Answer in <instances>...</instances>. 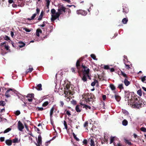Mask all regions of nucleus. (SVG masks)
<instances>
[{"mask_svg": "<svg viewBox=\"0 0 146 146\" xmlns=\"http://www.w3.org/2000/svg\"><path fill=\"white\" fill-rule=\"evenodd\" d=\"M125 96L126 97L128 98L130 95V92L128 91H125Z\"/></svg>", "mask_w": 146, "mask_h": 146, "instance_id": "18", "label": "nucleus"}, {"mask_svg": "<svg viewBox=\"0 0 146 146\" xmlns=\"http://www.w3.org/2000/svg\"><path fill=\"white\" fill-rule=\"evenodd\" d=\"M76 110L77 112H80L81 111V110L80 109V106L77 105L76 107Z\"/></svg>", "mask_w": 146, "mask_h": 146, "instance_id": "24", "label": "nucleus"}, {"mask_svg": "<svg viewBox=\"0 0 146 146\" xmlns=\"http://www.w3.org/2000/svg\"><path fill=\"white\" fill-rule=\"evenodd\" d=\"M76 13L78 15H81L83 16H85L87 13L86 11L82 10H77Z\"/></svg>", "mask_w": 146, "mask_h": 146, "instance_id": "8", "label": "nucleus"}, {"mask_svg": "<svg viewBox=\"0 0 146 146\" xmlns=\"http://www.w3.org/2000/svg\"><path fill=\"white\" fill-rule=\"evenodd\" d=\"M18 128L19 130L20 131H23V130L24 128L23 124L20 121H19L18 122Z\"/></svg>", "mask_w": 146, "mask_h": 146, "instance_id": "9", "label": "nucleus"}, {"mask_svg": "<svg viewBox=\"0 0 146 146\" xmlns=\"http://www.w3.org/2000/svg\"><path fill=\"white\" fill-rule=\"evenodd\" d=\"M114 137H111L110 139V143L111 144L114 141Z\"/></svg>", "mask_w": 146, "mask_h": 146, "instance_id": "47", "label": "nucleus"}, {"mask_svg": "<svg viewBox=\"0 0 146 146\" xmlns=\"http://www.w3.org/2000/svg\"><path fill=\"white\" fill-rule=\"evenodd\" d=\"M122 111L126 115H128L129 114L128 111L125 110H122Z\"/></svg>", "mask_w": 146, "mask_h": 146, "instance_id": "45", "label": "nucleus"}, {"mask_svg": "<svg viewBox=\"0 0 146 146\" xmlns=\"http://www.w3.org/2000/svg\"><path fill=\"white\" fill-rule=\"evenodd\" d=\"M60 106H61L62 107H63V105H64V103L63 101H60Z\"/></svg>", "mask_w": 146, "mask_h": 146, "instance_id": "60", "label": "nucleus"}, {"mask_svg": "<svg viewBox=\"0 0 146 146\" xmlns=\"http://www.w3.org/2000/svg\"><path fill=\"white\" fill-rule=\"evenodd\" d=\"M73 136L74 137L75 139H76V140L78 141L79 140V139L76 136V135L75 134H74V133H73Z\"/></svg>", "mask_w": 146, "mask_h": 146, "instance_id": "46", "label": "nucleus"}, {"mask_svg": "<svg viewBox=\"0 0 146 146\" xmlns=\"http://www.w3.org/2000/svg\"><path fill=\"white\" fill-rule=\"evenodd\" d=\"M27 98H34V94H29L26 96Z\"/></svg>", "mask_w": 146, "mask_h": 146, "instance_id": "21", "label": "nucleus"}, {"mask_svg": "<svg viewBox=\"0 0 146 146\" xmlns=\"http://www.w3.org/2000/svg\"><path fill=\"white\" fill-rule=\"evenodd\" d=\"M129 11L127 7L124 6L123 7V12L125 13H128Z\"/></svg>", "mask_w": 146, "mask_h": 146, "instance_id": "13", "label": "nucleus"}, {"mask_svg": "<svg viewBox=\"0 0 146 146\" xmlns=\"http://www.w3.org/2000/svg\"><path fill=\"white\" fill-rule=\"evenodd\" d=\"M125 142L128 144L129 145H131V143L130 142L129 140L127 139H125Z\"/></svg>", "mask_w": 146, "mask_h": 146, "instance_id": "42", "label": "nucleus"}, {"mask_svg": "<svg viewBox=\"0 0 146 146\" xmlns=\"http://www.w3.org/2000/svg\"><path fill=\"white\" fill-rule=\"evenodd\" d=\"M11 35L12 37H13L14 36V33L13 32L11 31Z\"/></svg>", "mask_w": 146, "mask_h": 146, "instance_id": "61", "label": "nucleus"}, {"mask_svg": "<svg viewBox=\"0 0 146 146\" xmlns=\"http://www.w3.org/2000/svg\"><path fill=\"white\" fill-rule=\"evenodd\" d=\"M88 121H86L84 125V127H86L88 125Z\"/></svg>", "mask_w": 146, "mask_h": 146, "instance_id": "52", "label": "nucleus"}, {"mask_svg": "<svg viewBox=\"0 0 146 146\" xmlns=\"http://www.w3.org/2000/svg\"><path fill=\"white\" fill-rule=\"evenodd\" d=\"M42 16H43V13H42V12L41 13L38 19V21L42 19Z\"/></svg>", "mask_w": 146, "mask_h": 146, "instance_id": "30", "label": "nucleus"}, {"mask_svg": "<svg viewBox=\"0 0 146 146\" xmlns=\"http://www.w3.org/2000/svg\"><path fill=\"white\" fill-rule=\"evenodd\" d=\"M42 31L40 29H37L36 32V35L38 36H39V33H42Z\"/></svg>", "mask_w": 146, "mask_h": 146, "instance_id": "14", "label": "nucleus"}, {"mask_svg": "<svg viewBox=\"0 0 146 146\" xmlns=\"http://www.w3.org/2000/svg\"><path fill=\"white\" fill-rule=\"evenodd\" d=\"M146 76H144L141 78V80L142 82L144 83H146Z\"/></svg>", "mask_w": 146, "mask_h": 146, "instance_id": "26", "label": "nucleus"}, {"mask_svg": "<svg viewBox=\"0 0 146 146\" xmlns=\"http://www.w3.org/2000/svg\"><path fill=\"white\" fill-rule=\"evenodd\" d=\"M5 143L8 145L10 146L12 144V141L10 140H7L5 141Z\"/></svg>", "mask_w": 146, "mask_h": 146, "instance_id": "15", "label": "nucleus"}, {"mask_svg": "<svg viewBox=\"0 0 146 146\" xmlns=\"http://www.w3.org/2000/svg\"><path fill=\"white\" fill-rule=\"evenodd\" d=\"M110 70L111 72H113L114 71V69L113 68H111Z\"/></svg>", "mask_w": 146, "mask_h": 146, "instance_id": "64", "label": "nucleus"}, {"mask_svg": "<svg viewBox=\"0 0 146 146\" xmlns=\"http://www.w3.org/2000/svg\"><path fill=\"white\" fill-rule=\"evenodd\" d=\"M90 145L91 146H95L94 141L92 139L90 140Z\"/></svg>", "mask_w": 146, "mask_h": 146, "instance_id": "37", "label": "nucleus"}, {"mask_svg": "<svg viewBox=\"0 0 146 146\" xmlns=\"http://www.w3.org/2000/svg\"><path fill=\"white\" fill-rule=\"evenodd\" d=\"M40 11V9H38V8H37L36 9V13L33 14L32 16H31V18H28L27 19L29 21L33 20L36 17L37 14H39Z\"/></svg>", "mask_w": 146, "mask_h": 146, "instance_id": "7", "label": "nucleus"}, {"mask_svg": "<svg viewBox=\"0 0 146 146\" xmlns=\"http://www.w3.org/2000/svg\"><path fill=\"white\" fill-rule=\"evenodd\" d=\"M76 65L77 68L78 69H79L80 66V62L79 60H77L76 63Z\"/></svg>", "mask_w": 146, "mask_h": 146, "instance_id": "34", "label": "nucleus"}, {"mask_svg": "<svg viewBox=\"0 0 146 146\" xmlns=\"http://www.w3.org/2000/svg\"><path fill=\"white\" fill-rule=\"evenodd\" d=\"M48 104V101H46L44 102L42 104V106L43 107H45Z\"/></svg>", "mask_w": 146, "mask_h": 146, "instance_id": "40", "label": "nucleus"}, {"mask_svg": "<svg viewBox=\"0 0 146 146\" xmlns=\"http://www.w3.org/2000/svg\"><path fill=\"white\" fill-rule=\"evenodd\" d=\"M80 105L83 106V107L84 108H85L86 109H87L88 108L90 109L91 108V107L86 105L83 102H80Z\"/></svg>", "mask_w": 146, "mask_h": 146, "instance_id": "11", "label": "nucleus"}, {"mask_svg": "<svg viewBox=\"0 0 146 146\" xmlns=\"http://www.w3.org/2000/svg\"><path fill=\"white\" fill-rule=\"evenodd\" d=\"M141 130L144 132H146V128L144 127H142L140 129Z\"/></svg>", "mask_w": 146, "mask_h": 146, "instance_id": "43", "label": "nucleus"}, {"mask_svg": "<svg viewBox=\"0 0 146 146\" xmlns=\"http://www.w3.org/2000/svg\"><path fill=\"white\" fill-rule=\"evenodd\" d=\"M5 103L4 101H1L0 102V106H3L5 105Z\"/></svg>", "mask_w": 146, "mask_h": 146, "instance_id": "39", "label": "nucleus"}, {"mask_svg": "<svg viewBox=\"0 0 146 146\" xmlns=\"http://www.w3.org/2000/svg\"><path fill=\"white\" fill-rule=\"evenodd\" d=\"M33 70V68H29V70L28 71H26V73H27L28 72H31Z\"/></svg>", "mask_w": 146, "mask_h": 146, "instance_id": "44", "label": "nucleus"}, {"mask_svg": "<svg viewBox=\"0 0 146 146\" xmlns=\"http://www.w3.org/2000/svg\"><path fill=\"white\" fill-rule=\"evenodd\" d=\"M115 98L117 102H118L120 101L121 99V98L119 96L116 94H115Z\"/></svg>", "mask_w": 146, "mask_h": 146, "instance_id": "16", "label": "nucleus"}, {"mask_svg": "<svg viewBox=\"0 0 146 146\" xmlns=\"http://www.w3.org/2000/svg\"><path fill=\"white\" fill-rule=\"evenodd\" d=\"M23 29L25 30L27 32H30L31 31V30L29 29L28 28H23Z\"/></svg>", "mask_w": 146, "mask_h": 146, "instance_id": "29", "label": "nucleus"}, {"mask_svg": "<svg viewBox=\"0 0 146 146\" xmlns=\"http://www.w3.org/2000/svg\"><path fill=\"white\" fill-rule=\"evenodd\" d=\"M33 100V98H28L27 100L29 102H32Z\"/></svg>", "mask_w": 146, "mask_h": 146, "instance_id": "55", "label": "nucleus"}, {"mask_svg": "<svg viewBox=\"0 0 146 146\" xmlns=\"http://www.w3.org/2000/svg\"><path fill=\"white\" fill-rule=\"evenodd\" d=\"M83 143L84 144L86 145L87 143V140L86 139H84L83 141Z\"/></svg>", "mask_w": 146, "mask_h": 146, "instance_id": "51", "label": "nucleus"}, {"mask_svg": "<svg viewBox=\"0 0 146 146\" xmlns=\"http://www.w3.org/2000/svg\"><path fill=\"white\" fill-rule=\"evenodd\" d=\"M118 87L120 89H123V84H119Z\"/></svg>", "mask_w": 146, "mask_h": 146, "instance_id": "33", "label": "nucleus"}, {"mask_svg": "<svg viewBox=\"0 0 146 146\" xmlns=\"http://www.w3.org/2000/svg\"><path fill=\"white\" fill-rule=\"evenodd\" d=\"M82 66L83 68L82 71L84 74L86 75V76L90 79V78L88 75V74L90 71L89 69L84 65H82Z\"/></svg>", "mask_w": 146, "mask_h": 146, "instance_id": "6", "label": "nucleus"}, {"mask_svg": "<svg viewBox=\"0 0 146 146\" xmlns=\"http://www.w3.org/2000/svg\"><path fill=\"white\" fill-rule=\"evenodd\" d=\"M35 89L38 91L41 90H42V84H38L37 86L35 87Z\"/></svg>", "mask_w": 146, "mask_h": 146, "instance_id": "12", "label": "nucleus"}, {"mask_svg": "<svg viewBox=\"0 0 146 146\" xmlns=\"http://www.w3.org/2000/svg\"><path fill=\"white\" fill-rule=\"evenodd\" d=\"M20 113V112L19 111H16L15 114L16 115H18Z\"/></svg>", "mask_w": 146, "mask_h": 146, "instance_id": "53", "label": "nucleus"}, {"mask_svg": "<svg viewBox=\"0 0 146 146\" xmlns=\"http://www.w3.org/2000/svg\"><path fill=\"white\" fill-rule=\"evenodd\" d=\"M13 143H19V141L18 138H15L13 139Z\"/></svg>", "mask_w": 146, "mask_h": 146, "instance_id": "27", "label": "nucleus"}, {"mask_svg": "<svg viewBox=\"0 0 146 146\" xmlns=\"http://www.w3.org/2000/svg\"><path fill=\"white\" fill-rule=\"evenodd\" d=\"M137 94L140 96H141L142 95L141 90V89L138 90L137 91Z\"/></svg>", "mask_w": 146, "mask_h": 146, "instance_id": "28", "label": "nucleus"}, {"mask_svg": "<svg viewBox=\"0 0 146 146\" xmlns=\"http://www.w3.org/2000/svg\"><path fill=\"white\" fill-rule=\"evenodd\" d=\"M94 82L97 85H98V82L97 80H94Z\"/></svg>", "mask_w": 146, "mask_h": 146, "instance_id": "59", "label": "nucleus"}, {"mask_svg": "<svg viewBox=\"0 0 146 146\" xmlns=\"http://www.w3.org/2000/svg\"><path fill=\"white\" fill-rule=\"evenodd\" d=\"M37 143H35L36 146H40L42 144V138L40 135H39L38 137V140L37 141Z\"/></svg>", "mask_w": 146, "mask_h": 146, "instance_id": "10", "label": "nucleus"}, {"mask_svg": "<svg viewBox=\"0 0 146 146\" xmlns=\"http://www.w3.org/2000/svg\"><path fill=\"white\" fill-rule=\"evenodd\" d=\"M5 48L7 50H8L9 49V46L8 45H5Z\"/></svg>", "mask_w": 146, "mask_h": 146, "instance_id": "56", "label": "nucleus"}, {"mask_svg": "<svg viewBox=\"0 0 146 146\" xmlns=\"http://www.w3.org/2000/svg\"><path fill=\"white\" fill-rule=\"evenodd\" d=\"M124 83L127 86H128L130 84L129 81H128L126 78H125L124 80Z\"/></svg>", "mask_w": 146, "mask_h": 146, "instance_id": "17", "label": "nucleus"}, {"mask_svg": "<svg viewBox=\"0 0 146 146\" xmlns=\"http://www.w3.org/2000/svg\"><path fill=\"white\" fill-rule=\"evenodd\" d=\"M91 57L94 60H97V59L96 58V56L94 54H91Z\"/></svg>", "mask_w": 146, "mask_h": 146, "instance_id": "35", "label": "nucleus"}, {"mask_svg": "<svg viewBox=\"0 0 146 146\" xmlns=\"http://www.w3.org/2000/svg\"><path fill=\"white\" fill-rule=\"evenodd\" d=\"M104 68L105 69H109V66L108 65H104Z\"/></svg>", "mask_w": 146, "mask_h": 146, "instance_id": "49", "label": "nucleus"}, {"mask_svg": "<svg viewBox=\"0 0 146 146\" xmlns=\"http://www.w3.org/2000/svg\"><path fill=\"white\" fill-rule=\"evenodd\" d=\"M128 105L132 108H138L140 107V103L137 98L133 97L131 100L128 101Z\"/></svg>", "mask_w": 146, "mask_h": 146, "instance_id": "1", "label": "nucleus"}, {"mask_svg": "<svg viewBox=\"0 0 146 146\" xmlns=\"http://www.w3.org/2000/svg\"><path fill=\"white\" fill-rule=\"evenodd\" d=\"M16 92L17 91L14 89L10 88L7 91L5 92V95L7 98H9L11 97V95H14L15 94H16Z\"/></svg>", "mask_w": 146, "mask_h": 146, "instance_id": "4", "label": "nucleus"}, {"mask_svg": "<svg viewBox=\"0 0 146 146\" xmlns=\"http://www.w3.org/2000/svg\"><path fill=\"white\" fill-rule=\"evenodd\" d=\"M66 114L68 115V116H70V115L71 114L70 112V111L69 110L66 111Z\"/></svg>", "mask_w": 146, "mask_h": 146, "instance_id": "50", "label": "nucleus"}, {"mask_svg": "<svg viewBox=\"0 0 146 146\" xmlns=\"http://www.w3.org/2000/svg\"><path fill=\"white\" fill-rule=\"evenodd\" d=\"M86 75L84 74V76L82 78V80L84 82H86L87 81V78H86Z\"/></svg>", "mask_w": 146, "mask_h": 146, "instance_id": "32", "label": "nucleus"}, {"mask_svg": "<svg viewBox=\"0 0 146 146\" xmlns=\"http://www.w3.org/2000/svg\"><path fill=\"white\" fill-rule=\"evenodd\" d=\"M4 139H5L4 137H1L0 138V140L1 141H4Z\"/></svg>", "mask_w": 146, "mask_h": 146, "instance_id": "58", "label": "nucleus"}, {"mask_svg": "<svg viewBox=\"0 0 146 146\" xmlns=\"http://www.w3.org/2000/svg\"><path fill=\"white\" fill-rule=\"evenodd\" d=\"M8 2L9 3L11 4L13 2V0H9Z\"/></svg>", "mask_w": 146, "mask_h": 146, "instance_id": "62", "label": "nucleus"}, {"mask_svg": "<svg viewBox=\"0 0 146 146\" xmlns=\"http://www.w3.org/2000/svg\"><path fill=\"white\" fill-rule=\"evenodd\" d=\"M54 110V107H52L51 109L50 112V116L51 118Z\"/></svg>", "mask_w": 146, "mask_h": 146, "instance_id": "23", "label": "nucleus"}, {"mask_svg": "<svg viewBox=\"0 0 146 146\" xmlns=\"http://www.w3.org/2000/svg\"><path fill=\"white\" fill-rule=\"evenodd\" d=\"M51 12L52 14L51 19V21L52 22L57 19V17L56 15V10L54 9H52L51 10Z\"/></svg>", "mask_w": 146, "mask_h": 146, "instance_id": "5", "label": "nucleus"}, {"mask_svg": "<svg viewBox=\"0 0 146 146\" xmlns=\"http://www.w3.org/2000/svg\"><path fill=\"white\" fill-rule=\"evenodd\" d=\"M127 21L128 19L127 18H124L122 19V22L124 24H125L127 23Z\"/></svg>", "mask_w": 146, "mask_h": 146, "instance_id": "25", "label": "nucleus"}, {"mask_svg": "<svg viewBox=\"0 0 146 146\" xmlns=\"http://www.w3.org/2000/svg\"><path fill=\"white\" fill-rule=\"evenodd\" d=\"M125 65L126 69H129V68H130V67L129 65L125 64Z\"/></svg>", "mask_w": 146, "mask_h": 146, "instance_id": "48", "label": "nucleus"}, {"mask_svg": "<svg viewBox=\"0 0 146 146\" xmlns=\"http://www.w3.org/2000/svg\"><path fill=\"white\" fill-rule=\"evenodd\" d=\"M11 130V128H8L7 129H6V130H5L4 131V133H7L9 132V131H10Z\"/></svg>", "mask_w": 146, "mask_h": 146, "instance_id": "36", "label": "nucleus"}, {"mask_svg": "<svg viewBox=\"0 0 146 146\" xmlns=\"http://www.w3.org/2000/svg\"><path fill=\"white\" fill-rule=\"evenodd\" d=\"M64 125L65 128L67 129V123L65 121H64Z\"/></svg>", "mask_w": 146, "mask_h": 146, "instance_id": "41", "label": "nucleus"}, {"mask_svg": "<svg viewBox=\"0 0 146 146\" xmlns=\"http://www.w3.org/2000/svg\"><path fill=\"white\" fill-rule=\"evenodd\" d=\"M45 22L44 21L43 22V24L42 25H39V26H40V27H44L45 26Z\"/></svg>", "mask_w": 146, "mask_h": 146, "instance_id": "57", "label": "nucleus"}, {"mask_svg": "<svg viewBox=\"0 0 146 146\" xmlns=\"http://www.w3.org/2000/svg\"><path fill=\"white\" fill-rule=\"evenodd\" d=\"M12 6L13 7H17V5L15 4H12Z\"/></svg>", "mask_w": 146, "mask_h": 146, "instance_id": "63", "label": "nucleus"}, {"mask_svg": "<svg viewBox=\"0 0 146 146\" xmlns=\"http://www.w3.org/2000/svg\"><path fill=\"white\" fill-rule=\"evenodd\" d=\"M38 110V111H42L43 110V108L42 107H38L37 108Z\"/></svg>", "mask_w": 146, "mask_h": 146, "instance_id": "54", "label": "nucleus"}, {"mask_svg": "<svg viewBox=\"0 0 146 146\" xmlns=\"http://www.w3.org/2000/svg\"><path fill=\"white\" fill-rule=\"evenodd\" d=\"M19 43L21 44L19 45L20 48H22L25 46V44L22 42H19Z\"/></svg>", "mask_w": 146, "mask_h": 146, "instance_id": "22", "label": "nucleus"}, {"mask_svg": "<svg viewBox=\"0 0 146 146\" xmlns=\"http://www.w3.org/2000/svg\"><path fill=\"white\" fill-rule=\"evenodd\" d=\"M44 1L46 2V7L48 9L49 8L50 1L49 0H44Z\"/></svg>", "mask_w": 146, "mask_h": 146, "instance_id": "19", "label": "nucleus"}, {"mask_svg": "<svg viewBox=\"0 0 146 146\" xmlns=\"http://www.w3.org/2000/svg\"><path fill=\"white\" fill-rule=\"evenodd\" d=\"M64 94L65 97H67L66 100L67 101H69L70 98L69 97H70L72 95V92L70 89V87L68 85H67L64 89Z\"/></svg>", "mask_w": 146, "mask_h": 146, "instance_id": "2", "label": "nucleus"}, {"mask_svg": "<svg viewBox=\"0 0 146 146\" xmlns=\"http://www.w3.org/2000/svg\"><path fill=\"white\" fill-rule=\"evenodd\" d=\"M66 9V8L63 5H61L58 7V11L56 12V15L57 17V19H58L60 15L65 12Z\"/></svg>", "mask_w": 146, "mask_h": 146, "instance_id": "3", "label": "nucleus"}, {"mask_svg": "<svg viewBox=\"0 0 146 146\" xmlns=\"http://www.w3.org/2000/svg\"><path fill=\"white\" fill-rule=\"evenodd\" d=\"M110 87L112 90H114L115 89V87L114 85L112 84L110 85Z\"/></svg>", "mask_w": 146, "mask_h": 146, "instance_id": "31", "label": "nucleus"}, {"mask_svg": "<svg viewBox=\"0 0 146 146\" xmlns=\"http://www.w3.org/2000/svg\"><path fill=\"white\" fill-rule=\"evenodd\" d=\"M121 74L124 77L127 78V75L126 74H125L124 72H123L122 71L121 72Z\"/></svg>", "mask_w": 146, "mask_h": 146, "instance_id": "38", "label": "nucleus"}, {"mask_svg": "<svg viewBox=\"0 0 146 146\" xmlns=\"http://www.w3.org/2000/svg\"><path fill=\"white\" fill-rule=\"evenodd\" d=\"M122 125L125 126H126L128 124V122L126 120H124L122 121Z\"/></svg>", "mask_w": 146, "mask_h": 146, "instance_id": "20", "label": "nucleus"}]
</instances>
